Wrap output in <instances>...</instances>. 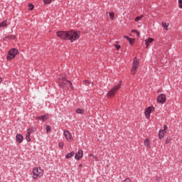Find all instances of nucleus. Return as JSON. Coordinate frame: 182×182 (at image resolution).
<instances>
[{"instance_id":"obj_1","label":"nucleus","mask_w":182,"mask_h":182,"mask_svg":"<svg viewBox=\"0 0 182 182\" xmlns=\"http://www.w3.org/2000/svg\"><path fill=\"white\" fill-rule=\"evenodd\" d=\"M56 36L60 39L70 41V43H74L80 37L77 31L73 30L68 31H58Z\"/></svg>"},{"instance_id":"obj_2","label":"nucleus","mask_w":182,"mask_h":182,"mask_svg":"<svg viewBox=\"0 0 182 182\" xmlns=\"http://www.w3.org/2000/svg\"><path fill=\"white\" fill-rule=\"evenodd\" d=\"M58 80V84L60 87L68 86L69 87L73 88L72 82L65 79V75H63L62 76H59Z\"/></svg>"},{"instance_id":"obj_3","label":"nucleus","mask_w":182,"mask_h":182,"mask_svg":"<svg viewBox=\"0 0 182 182\" xmlns=\"http://www.w3.org/2000/svg\"><path fill=\"white\" fill-rule=\"evenodd\" d=\"M122 85V81L119 82V84H117L116 86H114L107 93V97L110 99L114 97L117 92L120 89Z\"/></svg>"},{"instance_id":"obj_4","label":"nucleus","mask_w":182,"mask_h":182,"mask_svg":"<svg viewBox=\"0 0 182 182\" xmlns=\"http://www.w3.org/2000/svg\"><path fill=\"white\" fill-rule=\"evenodd\" d=\"M33 179L41 178L43 176V170L41 168L36 167L32 170Z\"/></svg>"},{"instance_id":"obj_5","label":"nucleus","mask_w":182,"mask_h":182,"mask_svg":"<svg viewBox=\"0 0 182 182\" xmlns=\"http://www.w3.org/2000/svg\"><path fill=\"white\" fill-rule=\"evenodd\" d=\"M139 65V60L137 58V57H134L132 65V70H131L132 75H136Z\"/></svg>"},{"instance_id":"obj_6","label":"nucleus","mask_w":182,"mask_h":182,"mask_svg":"<svg viewBox=\"0 0 182 182\" xmlns=\"http://www.w3.org/2000/svg\"><path fill=\"white\" fill-rule=\"evenodd\" d=\"M18 54V50L16 48H11L9 52H8V55L6 57L8 60H11L14 59L16 55Z\"/></svg>"},{"instance_id":"obj_7","label":"nucleus","mask_w":182,"mask_h":182,"mask_svg":"<svg viewBox=\"0 0 182 182\" xmlns=\"http://www.w3.org/2000/svg\"><path fill=\"white\" fill-rule=\"evenodd\" d=\"M63 134L67 141L71 142L73 140V135L70 131L64 130Z\"/></svg>"},{"instance_id":"obj_8","label":"nucleus","mask_w":182,"mask_h":182,"mask_svg":"<svg viewBox=\"0 0 182 182\" xmlns=\"http://www.w3.org/2000/svg\"><path fill=\"white\" fill-rule=\"evenodd\" d=\"M154 111V107H148L144 112L145 117L147 119H149L151 117V114Z\"/></svg>"},{"instance_id":"obj_9","label":"nucleus","mask_w":182,"mask_h":182,"mask_svg":"<svg viewBox=\"0 0 182 182\" xmlns=\"http://www.w3.org/2000/svg\"><path fill=\"white\" fill-rule=\"evenodd\" d=\"M157 102L161 105H164L166 102V96L164 94H161L157 97Z\"/></svg>"},{"instance_id":"obj_10","label":"nucleus","mask_w":182,"mask_h":182,"mask_svg":"<svg viewBox=\"0 0 182 182\" xmlns=\"http://www.w3.org/2000/svg\"><path fill=\"white\" fill-rule=\"evenodd\" d=\"M83 156V151L82 150H79L75 155V159L76 160H80L82 159Z\"/></svg>"},{"instance_id":"obj_11","label":"nucleus","mask_w":182,"mask_h":182,"mask_svg":"<svg viewBox=\"0 0 182 182\" xmlns=\"http://www.w3.org/2000/svg\"><path fill=\"white\" fill-rule=\"evenodd\" d=\"M48 114H45V115H41V117H36V120H40L42 122H45L46 120H48Z\"/></svg>"},{"instance_id":"obj_12","label":"nucleus","mask_w":182,"mask_h":182,"mask_svg":"<svg viewBox=\"0 0 182 182\" xmlns=\"http://www.w3.org/2000/svg\"><path fill=\"white\" fill-rule=\"evenodd\" d=\"M154 42V38H149L148 39L145 40V45L146 48H148L149 46V44Z\"/></svg>"},{"instance_id":"obj_13","label":"nucleus","mask_w":182,"mask_h":182,"mask_svg":"<svg viewBox=\"0 0 182 182\" xmlns=\"http://www.w3.org/2000/svg\"><path fill=\"white\" fill-rule=\"evenodd\" d=\"M16 141H17L18 144H21V143H22V141H23V136L21 135V134H17V135L16 136Z\"/></svg>"},{"instance_id":"obj_14","label":"nucleus","mask_w":182,"mask_h":182,"mask_svg":"<svg viewBox=\"0 0 182 182\" xmlns=\"http://www.w3.org/2000/svg\"><path fill=\"white\" fill-rule=\"evenodd\" d=\"M7 26H8V23H7L6 20L3 21V22L0 23V28H5V27H7Z\"/></svg>"},{"instance_id":"obj_15","label":"nucleus","mask_w":182,"mask_h":182,"mask_svg":"<svg viewBox=\"0 0 182 182\" xmlns=\"http://www.w3.org/2000/svg\"><path fill=\"white\" fill-rule=\"evenodd\" d=\"M165 131L164 130H160L159 132V137L160 139H162L164 137Z\"/></svg>"},{"instance_id":"obj_16","label":"nucleus","mask_w":182,"mask_h":182,"mask_svg":"<svg viewBox=\"0 0 182 182\" xmlns=\"http://www.w3.org/2000/svg\"><path fill=\"white\" fill-rule=\"evenodd\" d=\"M75 154V151H72L70 153H68L65 155V158L67 159H70L71 157L74 156V155Z\"/></svg>"},{"instance_id":"obj_17","label":"nucleus","mask_w":182,"mask_h":182,"mask_svg":"<svg viewBox=\"0 0 182 182\" xmlns=\"http://www.w3.org/2000/svg\"><path fill=\"white\" fill-rule=\"evenodd\" d=\"M144 144L146 147H150V140L149 139H145Z\"/></svg>"},{"instance_id":"obj_18","label":"nucleus","mask_w":182,"mask_h":182,"mask_svg":"<svg viewBox=\"0 0 182 182\" xmlns=\"http://www.w3.org/2000/svg\"><path fill=\"white\" fill-rule=\"evenodd\" d=\"M76 113L78 114H83L85 113V109L78 108L76 109Z\"/></svg>"},{"instance_id":"obj_19","label":"nucleus","mask_w":182,"mask_h":182,"mask_svg":"<svg viewBox=\"0 0 182 182\" xmlns=\"http://www.w3.org/2000/svg\"><path fill=\"white\" fill-rule=\"evenodd\" d=\"M36 131V127H31L27 129V132H28L30 134H32V133L35 132Z\"/></svg>"},{"instance_id":"obj_20","label":"nucleus","mask_w":182,"mask_h":182,"mask_svg":"<svg viewBox=\"0 0 182 182\" xmlns=\"http://www.w3.org/2000/svg\"><path fill=\"white\" fill-rule=\"evenodd\" d=\"M162 27L164 28L166 30H168V28L169 27V23L166 22L161 23Z\"/></svg>"},{"instance_id":"obj_21","label":"nucleus","mask_w":182,"mask_h":182,"mask_svg":"<svg viewBox=\"0 0 182 182\" xmlns=\"http://www.w3.org/2000/svg\"><path fill=\"white\" fill-rule=\"evenodd\" d=\"M129 44L131 46H133V44L135 42V39L134 38H129V40H128Z\"/></svg>"},{"instance_id":"obj_22","label":"nucleus","mask_w":182,"mask_h":182,"mask_svg":"<svg viewBox=\"0 0 182 182\" xmlns=\"http://www.w3.org/2000/svg\"><path fill=\"white\" fill-rule=\"evenodd\" d=\"M30 136H31V134L27 132V134H26V140L27 141H31V138H30Z\"/></svg>"},{"instance_id":"obj_23","label":"nucleus","mask_w":182,"mask_h":182,"mask_svg":"<svg viewBox=\"0 0 182 182\" xmlns=\"http://www.w3.org/2000/svg\"><path fill=\"white\" fill-rule=\"evenodd\" d=\"M109 16L111 20H114V12H109Z\"/></svg>"},{"instance_id":"obj_24","label":"nucleus","mask_w":182,"mask_h":182,"mask_svg":"<svg viewBox=\"0 0 182 182\" xmlns=\"http://www.w3.org/2000/svg\"><path fill=\"white\" fill-rule=\"evenodd\" d=\"M143 18V15L140 16H136L134 19L135 22H139L140 20H141Z\"/></svg>"},{"instance_id":"obj_25","label":"nucleus","mask_w":182,"mask_h":182,"mask_svg":"<svg viewBox=\"0 0 182 182\" xmlns=\"http://www.w3.org/2000/svg\"><path fill=\"white\" fill-rule=\"evenodd\" d=\"M28 8H29V11H33V9H34V6H33V4H28Z\"/></svg>"},{"instance_id":"obj_26","label":"nucleus","mask_w":182,"mask_h":182,"mask_svg":"<svg viewBox=\"0 0 182 182\" xmlns=\"http://www.w3.org/2000/svg\"><path fill=\"white\" fill-rule=\"evenodd\" d=\"M132 33H135L137 37L140 36V33L137 30H132Z\"/></svg>"},{"instance_id":"obj_27","label":"nucleus","mask_w":182,"mask_h":182,"mask_svg":"<svg viewBox=\"0 0 182 182\" xmlns=\"http://www.w3.org/2000/svg\"><path fill=\"white\" fill-rule=\"evenodd\" d=\"M52 0H43V3L45 4H50L51 3Z\"/></svg>"},{"instance_id":"obj_28","label":"nucleus","mask_w":182,"mask_h":182,"mask_svg":"<svg viewBox=\"0 0 182 182\" xmlns=\"http://www.w3.org/2000/svg\"><path fill=\"white\" fill-rule=\"evenodd\" d=\"M90 157H92L95 160V161H98V158L93 154H90Z\"/></svg>"},{"instance_id":"obj_29","label":"nucleus","mask_w":182,"mask_h":182,"mask_svg":"<svg viewBox=\"0 0 182 182\" xmlns=\"http://www.w3.org/2000/svg\"><path fill=\"white\" fill-rule=\"evenodd\" d=\"M114 48H116L117 50H119L121 48V46L118 44H115Z\"/></svg>"},{"instance_id":"obj_30","label":"nucleus","mask_w":182,"mask_h":182,"mask_svg":"<svg viewBox=\"0 0 182 182\" xmlns=\"http://www.w3.org/2000/svg\"><path fill=\"white\" fill-rule=\"evenodd\" d=\"M171 141V139H170V138H167L165 140L166 144H168Z\"/></svg>"},{"instance_id":"obj_31","label":"nucleus","mask_w":182,"mask_h":182,"mask_svg":"<svg viewBox=\"0 0 182 182\" xmlns=\"http://www.w3.org/2000/svg\"><path fill=\"white\" fill-rule=\"evenodd\" d=\"M51 130L50 127L49 125L46 126V132L47 133L50 132Z\"/></svg>"},{"instance_id":"obj_32","label":"nucleus","mask_w":182,"mask_h":182,"mask_svg":"<svg viewBox=\"0 0 182 182\" xmlns=\"http://www.w3.org/2000/svg\"><path fill=\"white\" fill-rule=\"evenodd\" d=\"M58 146H59L60 148L63 149V147H64V143H63V142H60V143L58 144Z\"/></svg>"},{"instance_id":"obj_33","label":"nucleus","mask_w":182,"mask_h":182,"mask_svg":"<svg viewBox=\"0 0 182 182\" xmlns=\"http://www.w3.org/2000/svg\"><path fill=\"white\" fill-rule=\"evenodd\" d=\"M179 8L182 9V0H178Z\"/></svg>"},{"instance_id":"obj_34","label":"nucleus","mask_w":182,"mask_h":182,"mask_svg":"<svg viewBox=\"0 0 182 182\" xmlns=\"http://www.w3.org/2000/svg\"><path fill=\"white\" fill-rule=\"evenodd\" d=\"M122 182H132V181H131V179L129 178H127Z\"/></svg>"},{"instance_id":"obj_35","label":"nucleus","mask_w":182,"mask_h":182,"mask_svg":"<svg viewBox=\"0 0 182 182\" xmlns=\"http://www.w3.org/2000/svg\"><path fill=\"white\" fill-rule=\"evenodd\" d=\"M168 129V126L167 125H164V131H166Z\"/></svg>"},{"instance_id":"obj_36","label":"nucleus","mask_w":182,"mask_h":182,"mask_svg":"<svg viewBox=\"0 0 182 182\" xmlns=\"http://www.w3.org/2000/svg\"><path fill=\"white\" fill-rule=\"evenodd\" d=\"M84 83H85V85H89L90 82L88 80H85Z\"/></svg>"},{"instance_id":"obj_37","label":"nucleus","mask_w":182,"mask_h":182,"mask_svg":"<svg viewBox=\"0 0 182 182\" xmlns=\"http://www.w3.org/2000/svg\"><path fill=\"white\" fill-rule=\"evenodd\" d=\"M124 38L127 39V41L130 38V37L127 36H124Z\"/></svg>"},{"instance_id":"obj_38","label":"nucleus","mask_w":182,"mask_h":182,"mask_svg":"<svg viewBox=\"0 0 182 182\" xmlns=\"http://www.w3.org/2000/svg\"><path fill=\"white\" fill-rule=\"evenodd\" d=\"M156 180L157 182H159V181H160V177L156 178Z\"/></svg>"},{"instance_id":"obj_39","label":"nucleus","mask_w":182,"mask_h":182,"mask_svg":"<svg viewBox=\"0 0 182 182\" xmlns=\"http://www.w3.org/2000/svg\"><path fill=\"white\" fill-rule=\"evenodd\" d=\"M2 82V78L0 77V83Z\"/></svg>"},{"instance_id":"obj_40","label":"nucleus","mask_w":182,"mask_h":182,"mask_svg":"<svg viewBox=\"0 0 182 182\" xmlns=\"http://www.w3.org/2000/svg\"><path fill=\"white\" fill-rule=\"evenodd\" d=\"M82 164H80L79 165V167H82Z\"/></svg>"}]
</instances>
